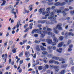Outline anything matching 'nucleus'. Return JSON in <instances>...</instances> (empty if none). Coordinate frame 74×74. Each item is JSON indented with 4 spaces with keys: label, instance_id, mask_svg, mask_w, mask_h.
<instances>
[{
    "label": "nucleus",
    "instance_id": "obj_4",
    "mask_svg": "<svg viewBox=\"0 0 74 74\" xmlns=\"http://www.w3.org/2000/svg\"><path fill=\"white\" fill-rule=\"evenodd\" d=\"M49 14H50V12L49 11L48 12H44L42 13V15H45V16L47 17V16H48L49 15Z\"/></svg>",
    "mask_w": 74,
    "mask_h": 74
},
{
    "label": "nucleus",
    "instance_id": "obj_37",
    "mask_svg": "<svg viewBox=\"0 0 74 74\" xmlns=\"http://www.w3.org/2000/svg\"><path fill=\"white\" fill-rule=\"evenodd\" d=\"M34 42L37 44H39V43H40V41L37 40H35Z\"/></svg>",
    "mask_w": 74,
    "mask_h": 74
},
{
    "label": "nucleus",
    "instance_id": "obj_61",
    "mask_svg": "<svg viewBox=\"0 0 74 74\" xmlns=\"http://www.w3.org/2000/svg\"><path fill=\"white\" fill-rule=\"evenodd\" d=\"M47 48L48 49H51V48H52V47H50V46H48L47 47Z\"/></svg>",
    "mask_w": 74,
    "mask_h": 74
},
{
    "label": "nucleus",
    "instance_id": "obj_21",
    "mask_svg": "<svg viewBox=\"0 0 74 74\" xmlns=\"http://www.w3.org/2000/svg\"><path fill=\"white\" fill-rule=\"evenodd\" d=\"M16 49L15 48H14L13 49L12 51V52L14 53H16Z\"/></svg>",
    "mask_w": 74,
    "mask_h": 74
},
{
    "label": "nucleus",
    "instance_id": "obj_30",
    "mask_svg": "<svg viewBox=\"0 0 74 74\" xmlns=\"http://www.w3.org/2000/svg\"><path fill=\"white\" fill-rule=\"evenodd\" d=\"M59 59V61H63L64 60V58H61Z\"/></svg>",
    "mask_w": 74,
    "mask_h": 74
},
{
    "label": "nucleus",
    "instance_id": "obj_12",
    "mask_svg": "<svg viewBox=\"0 0 74 74\" xmlns=\"http://www.w3.org/2000/svg\"><path fill=\"white\" fill-rule=\"evenodd\" d=\"M57 51L59 53H61L62 52V48H59V49H56Z\"/></svg>",
    "mask_w": 74,
    "mask_h": 74
},
{
    "label": "nucleus",
    "instance_id": "obj_7",
    "mask_svg": "<svg viewBox=\"0 0 74 74\" xmlns=\"http://www.w3.org/2000/svg\"><path fill=\"white\" fill-rule=\"evenodd\" d=\"M25 55L26 56V57H27V58H28L29 56L30 55V53L29 51H27L25 53Z\"/></svg>",
    "mask_w": 74,
    "mask_h": 74
},
{
    "label": "nucleus",
    "instance_id": "obj_54",
    "mask_svg": "<svg viewBox=\"0 0 74 74\" xmlns=\"http://www.w3.org/2000/svg\"><path fill=\"white\" fill-rule=\"evenodd\" d=\"M9 36V32H7V34L6 35V37H8Z\"/></svg>",
    "mask_w": 74,
    "mask_h": 74
},
{
    "label": "nucleus",
    "instance_id": "obj_23",
    "mask_svg": "<svg viewBox=\"0 0 74 74\" xmlns=\"http://www.w3.org/2000/svg\"><path fill=\"white\" fill-rule=\"evenodd\" d=\"M59 38L61 41H62L63 38H64V37H63V36H61L59 37Z\"/></svg>",
    "mask_w": 74,
    "mask_h": 74
},
{
    "label": "nucleus",
    "instance_id": "obj_14",
    "mask_svg": "<svg viewBox=\"0 0 74 74\" xmlns=\"http://www.w3.org/2000/svg\"><path fill=\"white\" fill-rule=\"evenodd\" d=\"M36 51H40V47L38 45L36 46Z\"/></svg>",
    "mask_w": 74,
    "mask_h": 74
},
{
    "label": "nucleus",
    "instance_id": "obj_38",
    "mask_svg": "<svg viewBox=\"0 0 74 74\" xmlns=\"http://www.w3.org/2000/svg\"><path fill=\"white\" fill-rule=\"evenodd\" d=\"M41 49L42 51H45L46 50V48H45L44 47H42L41 48Z\"/></svg>",
    "mask_w": 74,
    "mask_h": 74
},
{
    "label": "nucleus",
    "instance_id": "obj_35",
    "mask_svg": "<svg viewBox=\"0 0 74 74\" xmlns=\"http://www.w3.org/2000/svg\"><path fill=\"white\" fill-rule=\"evenodd\" d=\"M51 48L53 50H56V47H55V46H52V47H51Z\"/></svg>",
    "mask_w": 74,
    "mask_h": 74
},
{
    "label": "nucleus",
    "instance_id": "obj_25",
    "mask_svg": "<svg viewBox=\"0 0 74 74\" xmlns=\"http://www.w3.org/2000/svg\"><path fill=\"white\" fill-rule=\"evenodd\" d=\"M47 20H45L43 21H41V23H42V24H43V23H45V22H47Z\"/></svg>",
    "mask_w": 74,
    "mask_h": 74
},
{
    "label": "nucleus",
    "instance_id": "obj_40",
    "mask_svg": "<svg viewBox=\"0 0 74 74\" xmlns=\"http://www.w3.org/2000/svg\"><path fill=\"white\" fill-rule=\"evenodd\" d=\"M68 35H69V34H68V33L67 32H66L65 34V37H67Z\"/></svg>",
    "mask_w": 74,
    "mask_h": 74
},
{
    "label": "nucleus",
    "instance_id": "obj_51",
    "mask_svg": "<svg viewBox=\"0 0 74 74\" xmlns=\"http://www.w3.org/2000/svg\"><path fill=\"white\" fill-rule=\"evenodd\" d=\"M45 67L46 68V69H48V68H49V66H48V64H46L45 65Z\"/></svg>",
    "mask_w": 74,
    "mask_h": 74
},
{
    "label": "nucleus",
    "instance_id": "obj_27",
    "mask_svg": "<svg viewBox=\"0 0 74 74\" xmlns=\"http://www.w3.org/2000/svg\"><path fill=\"white\" fill-rule=\"evenodd\" d=\"M62 13L63 14V16H65V15H66V12L65 11H63L62 12Z\"/></svg>",
    "mask_w": 74,
    "mask_h": 74
},
{
    "label": "nucleus",
    "instance_id": "obj_24",
    "mask_svg": "<svg viewBox=\"0 0 74 74\" xmlns=\"http://www.w3.org/2000/svg\"><path fill=\"white\" fill-rule=\"evenodd\" d=\"M66 4V3L64 2L62 3H60V5L61 6H63V5H65Z\"/></svg>",
    "mask_w": 74,
    "mask_h": 74
},
{
    "label": "nucleus",
    "instance_id": "obj_11",
    "mask_svg": "<svg viewBox=\"0 0 74 74\" xmlns=\"http://www.w3.org/2000/svg\"><path fill=\"white\" fill-rule=\"evenodd\" d=\"M42 54L43 55H48V52L46 51H43L42 52Z\"/></svg>",
    "mask_w": 74,
    "mask_h": 74
},
{
    "label": "nucleus",
    "instance_id": "obj_49",
    "mask_svg": "<svg viewBox=\"0 0 74 74\" xmlns=\"http://www.w3.org/2000/svg\"><path fill=\"white\" fill-rule=\"evenodd\" d=\"M47 74H49L51 73V71L50 70H48L47 71Z\"/></svg>",
    "mask_w": 74,
    "mask_h": 74
},
{
    "label": "nucleus",
    "instance_id": "obj_10",
    "mask_svg": "<svg viewBox=\"0 0 74 74\" xmlns=\"http://www.w3.org/2000/svg\"><path fill=\"white\" fill-rule=\"evenodd\" d=\"M46 41H47L48 44H51L52 42V40L51 39H46Z\"/></svg>",
    "mask_w": 74,
    "mask_h": 74
},
{
    "label": "nucleus",
    "instance_id": "obj_15",
    "mask_svg": "<svg viewBox=\"0 0 74 74\" xmlns=\"http://www.w3.org/2000/svg\"><path fill=\"white\" fill-rule=\"evenodd\" d=\"M55 11L57 12V13H61V12H62V10H60V9L58 10L57 9Z\"/></svg>",
    "mask_w": 74,
    "mask_h": 74
},
{
    "label": "nucleus",
    "instance_id": "obj_63",
    "mask_svg": "<svg viewBox=\"0 0 74 74\" xmlns=\"http://www.w3.org/2000/svg\"><path fill=\"white\" fill-rule=\"evenodd\" d=\"M42 3H43V4H45V3H46V2L45 1H42Z\"/></svg>",
    "mask_w": 74,
    "mask_h": 74
},
{
    "label": "nucleus",
    "instance_id": "obj_45",
    "mask_svg": "<svg viewBox=\"0 0 74 74\" xmlns=\"http://www.w3.org/2000/svg\"><path fill=\"white\" fill-rule=\"evenodd\" d=\"M68 51L69 52H70V51H72V49H71V48L70 47H69V48L68 49Z\"/></svg>",
    "mask_w": 74,
    "mask_h": 74
},
{
    "label": "nucleus",
    "instance_id": "obj_46",
    "mask_svg": "<svg viewBox=\"0 0 74 74\" xmlns=\"http://www.w3.org/2000/svg\"><path fill=\"white\" fill-rule=\"evenodd\" d=\"M21 22V20H19L17 22V24L18 25H21V24H20V22Z\"/></svg>",
    "mask_w": 74,
    "mask_h": 74
},
{
    "label": "nucleus",
    "instance_id": "obj_36",
    "mask_svg": "<svg viewBox=\"0 0 74 74\" xmlns=\"http://www.w3.org/2000/svg\"><path fill=\"white\" fill-rule=\"evenodd\" d=\"M23 53H21L19 54V57H22V56H23Z\"/></svg>",
    "mask_w": 74,
    "mask_h": 74
},
{
    "label": "nucleus",
    "instance_id": "obj_55",
    "mask_svg": "<svg viewBox=\"0 0 74 74\" xmlns=\"http://www.w3.org/2000/svg\"><path fill=\"white\" fill-rule=\"evenodd\" d=\"M60 10H64V7H61L60 8Z\"/></svg>",
    "mask_w": 74,
    "mask_h": 74
},
{
    "label": "nucleus",
    "instance_id": "obj_20",
    "mask_svg": "<svg viewBox=\"0 0 74 74\" xmlns=\"http://www.w3.org/2000/svg\"><path fill=\"white\" fill-rule=\"evenodd\" d=\"M33 23H31V24L29 25V27H30V29H32V27H33L32 26H33Z\"/></svg>",
    "mask_w": 74,
    "mask_h": 74
},
{
    "label": "nucleus",
    "instance_id": "obj_62",
    "mask_svg": "<svg viewBox=\"0 0 74 74\" xmlns=\"http://www.w3.org/2000/svg\"><path fill=\"white\" fill-rule=\"evenodd\" d=\"M47 31H51L52 30L51 29V28H48L47 29Z\"/></svg>",
    "mask_w": 74,
    "mask_h": 74
},
{
    "label": "nucleus",
    "instance_id": "obj_58",
    "mask_svg": "<svg viewBox=\"0 0 74 74\" xmlns=\"http://www.w3.org/2000/svg\"><path fill=\"white\" fill-rule=\"evenodd\" d=\"M23 63V60H20V64H22Z\"/></svg>",
    "mask_w": 74,
    "mask_h": 74
},
{
    "label": "nucleus",
    "instance_id": "obj_18",
    "mask_svg": "<svg viewBox=\"0 0 74 74\" xmlns=\"http://www.w3.org/2000/svg\"><path fill=\"white\" fill-rule=\"evenodd\" d=\"M74 36V34L72 33L71 32H69L68 33V36Z\"/></svg>",
    "mask_w": 74,
    "mask_h": 74
},
{
    "label": "nucleus",
    "instance_id": "obj_52",
    "mask_svg": "<svg viewBox=\"0 0 74 74\" xmlns=\"http://www.w3.org/2000/svg\"><path fill=\"white\" fill-rule=\"evenodd\" d=\"M34 32H36V29H34L32 32V34H33Z\"/></svg>",
    "mask_w": 74,
    "mask_h": 74
},
{
    "label": "nucleus",
    "instance_id": "obj_31",
    "mask_svg": "<svg viewBox=\"0 0 74 74\" xmlns=\"http://www.w3.org/2000/svg\"><path fill=\"white\" fill-rule=\"evenodd\" d=\"M64 71H65V70H62L60 72L61 74H64Z\"/></svg>",
    "mask_w": 74,
    "mask_h": 74
},
{
    "label": "nucleus",
    "instance_id": "obj_13",
    "mask_svg": "<svg viewBox=\"0 0 74 74\" xmlns=\"http://www.w3.org/2000/svg\"><path fill=\"white\" fill-rule=\"evenodd\" d=\"M54 5L56 6H58V5H60V2H57L54 4Z\"/></svg>",
    "mask_w": 74,
    "mask_h": 74
},
{
    "label": "nucleus",
    "instance_id": "obj_22",
    "mask_svg": "<svg viewBox=\"0 0 74 74\" xmlns=\"http://www.w3.org/2000/svg\"><path fill=\"white\" fill-rule=\"evenodd\" d=\"M54 68L56 69H58L59 68V66H54Z\"/></svg>",
    "mask_w": 74,
    "mask_h": 74
},
{
    "label": "nucleus",
    "instance_id": "obj_53",
    "mask_svg": "<svg viewBox=\"0 0 74 74\" xmlns=\"http://www.w3.org/2000/svg\"><path fill=\"white\" fill-rule=\"evenodd\" d=\"M7 42H6V43H4V47H5L7 45Z\"/></svg>",
    "mask_w": 74,
    "mask_h": 74
},
{
    "label": "nucleus",
    "instance_id": "obj_16",
    "mask_svg": "<svg viewBox=\"0 0 74 74\" xmlns=\"http://www.w3.org/2000/svg\"><path fill=\"white\" fill-rule=\"evenodd\" d=\"M33 6L32 5H30L29 6V8L30 11H32V10H33V8H32V7H33Z\"/></svg>",
    "mask_w": 74,
    "mask_h": 74
},
{
    "label": "nucleus",
    "instance_id": "obj_29",
    "mask_svg": "<svg viewBox=\"0 0 74 74\" xmlns=\"http://www.w3.org/2000/svg\"><path fill=\"white\" fill-rule=\"evenodd\" d=\"M67 67V65H62L61 66V67L62 68H65V67Z\"/></svg>",
    "mask_w": 74,
    "mask_h": 74
},
{
    "label": "nucleus",
    "instance_id": "obj_64",
    "mask_svg": "<svg viewBox=\"0 0 74 74\" xmlns=\"http://www.w3.org/2000/svg\"><path fill=\"white\" fill-rule=\"evenodd\" d=\"M59 70L58 69H56V70L55 71V73H58V71H59Z\"/></svg>",
    "mask_w": 74,
    "mask_h": 74
},
{
    "label": "nucleus",
    "instance_id": "obj_26",
    "mask_svg": "<svg viewBox=\"0 0 74 74\" xmlns=\"http://www.w3.org/2000/svg\"><path fill=\"white\" fill-rule=\"evenodd\" d=\"M54 62V60H51L49 61V63H53Z\"/></svg>",
    "mask_w": 74,
    "mask_h": 74
},
{
    "label": "nucleus",
    "instance_id": "obj_33",
    "mask_svg": "<svg viewBox=\"0 0 74 74\" xmlns=\"http://www.w3.org/2000/svg\"><path fill=\"white\" fill-rule=\"evenodd\" d=\"M42 66H40L38 67V69L39 70H42Z\"/></svg>",
    "mask_w": 74,
    "mask_h": 74
},
{
    "label": "nucleus",
    "instance_id": "obj_42",
    "mask_svg": "<svg viewBox=\"0 0 74 74\" xmlns=\"http://www.w3.org/2000/svg\"><path fill=\"white\" fill-rule=\"evenodd\" d=\"M39 29H36L35 32L36 33H38V32H39Z\"/></svg>",
    "mask_w": 74,
    "mask_h": 74
},
{
    "label": "nucleus",
    "instance_id": "obj_56",
    "mask_svg": "<svg viewBox=\"0 0 74 74\" xmlns=\"http://www.w3.org/2000/svg\"><path fill=\"white\" fill-rule=\"evenodd\" d=\"M55 64H59V63L58 62L56 61L55 62Z\"/></svg>",
    "mask_w": 74,
    "mask_h": 74
},
{
    "label": "nucleus",
    "instance_id": "obj_3",
    "mask_svg": "<svg viewBox=\"0 0 74 74\" xmlns=\"http://www.w3.org/2000/svg\"><path fill=\"white\" fill-rule=\"evenodd\" d=\"M39 33L40 34H41L40 37L41 38H44V37L45 36V34L47 33V31H42L40 32Z\"/></svg>",
    "mask_w": 74,
    "mask_h": 74
},
{
    "label": "nucleus",
    "instance_id": "obj_60",
    "mask_svg": "<svg viewBox=\"0 0 74 74\" xmlns=\"http://www.w3.org/2000/svg\"><path fill=\"white\" fill-rule=\"evenodd\" d=\"M46 23L47 25H49V24H50V21H47V22H46Z\"/></svg>",
    "mask_w": 74,
    "mask_h": 74
},
{
    "label": "nucleus",
    "instance_id": "obj_59",
    "mask_svg": "<svg viewBox=\"0 0 74 74\" xmlns=\"http://www.w3.org/2000/svg\"><path fill=\"white\" fill-rule=\"evenodd\" d=\"M65 32V31L62 32V36H63V35H64V33Z\"/></svg>",
    "mask_w": 74,
    "mask_h": 74
},
{
    "label": "nucleus",
    "instance_id": "obj_50",
    "mask_svg": "<svg viewBox=\"0 0 74 74\" xmlns=\"http://www.w3.org/2000/svg\"><path fill=\"white\" fill-rule=\"evenodd\" d=\"M71 40H69L68 42V44H70V43H71Z\"/></svg>",
    "mask_w": 74,
    "mask_h": 74
},
{
    "label": "nucleus",
    "instance_id": "obj_6",
    "mask_svg": "<svg viewBox=\"0 0 74 74\" xmlns=\"http://www.w3.org/2000/svg\"><path fill=\"white\" fill-rule=\"evenodd\" d=\"M52 36L54 37V40L56 42H58V40L57 39V38L55 37V35H52Z\"/></svg>",
    "mask_w": 74,
    "mask_h": 74
},
{
    "label": "nucleus",
    "instance_id": "obj_57",
    "mask_svg": "<svg viewBox=\"0 0 74 74\" xmlns=\"http://www.w3.org/2000/svg\"><path fill=\"white\" fill-rule=\"evenodd\" d=\"M42 44L43 45V46H45V47H46V45L45 43H42Z\"/></svg>",
    "mask_w": 74,
    "mask_h": 74
},
{
    "label": "nucleus",
    "instance_id": "obj_28",
    "mask_svg": "<svg viewBox=\"0 0 74 74\" xmlns=\"http://www.w3.org/2000/svg\"><path fill=\"white\" fill-rule=\"evenodd\" d=\"M31 55H32V56L33 58H34L35 59L36 58V54L35 53V54H34V55H33V54H32Z\"/></svg>",
    "mask_w": 74,
    "mask_h": 74
},
{
    "label": "nucleus",
    "instance_id": "obj_48",
    "mask_svg": "<svg viewBox=\"0 0 74 74\" xmlns=\"http://www.w3.org/2000/svg\"><path fill=\"white\" fill-rule=\"evenodd\" d=\"M50 69H53L54 67H53V65H51L50 66Z\"/></svg>",
    "mask_w": 74,
    "mask_h": 74
},
{
    "label": "nucleus",
    "instance_id": "obj_5",
    "mask_svg": "<svg viewBox=\"0 0 74 74\" xmlns=\"http://www.w3.org/2000/svg\"><path fill=\"white\" fill-rule=\"evenodd\" d=\"M45 11V8H40L38 11L40 14H41L42 13V12H44Z\"/></svg>",
    "mask_w": 74,
    "mask_h": 74
},
{
    "label": "nucleus",
    "instance_id": "obj_32",
    "mask_svg": "<svg viewBox=\"0 0 74 74\" xmlns=\"http://www.w3.org/2000/svg\"><path fill=\"white\" fill-rule=\"evenodd\" d=\"M56 43L54 42H52L51 43V45L52 46H54V45H56Z\"/></svg>",
    "mask_w": 74,
    "mask_h": 74
},
{
    "label": "nucleus",
    "instance_id": "obj_39",
    "mask_svg": "<svg viewBox=\"0 0 74 74\" xmlns=\"http://www.w3.org/2000/svg\"><path fill=\"white\" fill-rule=\"evenodd\" d=\"M51 10V8H47V9H46L47 12H49V10Z\"/></svg>",
    "mask_w": 74,
    "mask_h": 74
},
{
    "label": "nucleus",
    "instance_id": "obj_8",
    "mask_svg": "<svg viewBox=\"0 0 74 74\" xmlns=\"http://www.w3.org/2000/svg\"><path fill=\"white\" fill-rule=\"evenodd\" d=\"M52 59H54V60H58L59 59V57L54 56L52 57Z\"/></svg>",
    "mask_w": 74,
    "mask_h": 74
},
{
    "label": "nucleus",
    "instance_id": "obj_17",
    "mask_svg": "<svg viewBox=\"0 0 74 74\" xmlns=\"http://www.w3.org/2000/svg\"><path fill=\"white\" fill-rule=\"evenodd\" d=\"M47 56L48 58H51L53 56V55L51 54H49L47 55Z\"/></svg>",
    "mask_w": 74,
    "mask_h": 74
},
{
    "label": "nucleus",
    "instance_id": "obj_43",
    "mask_svg": "<svg viewBox=\"0 0 74 74\" xmlns=\"http://www.w3.org/2000/svg\"><path fill=\"white\" fill-rule=\"evenodd\" d=\"M13 43V42L12 41H10L9 43V44L10 45H11Z\"/></svg>",
    "mask_w": 74,
    "mask_h": 74
},
{
    "label": "nucleus",
    "instance_id": "obj_9",
    "mask_svg": "<svg viewBox=\"0 0 74 74\" xmlns=\"http://www.w3.org/2000/svg\"><path fill=\"white\" fill-rule=\"evenodd\" d=\"M64 44V42H62L60 43L58 46V47H62Z\"/></svg>",
    "mask_w": 74,
    "mask_h": 74
},
{
    "label": "nucleus",
    "instance_id": "obj_1",
    "mask_svg": "<svg viewBox=\"0 0 74 74\" xmlns=\"http://www.w3.org/2000/svg\"><path fill=\"white\" fill-rule=\"evenodd\" d=\"M62 26V24L61 23H59L56 25V27H53V32L55 33V34H58L59 33V31H58L57 29L60 30H62V27H61V26Z\"/></svg>",
    "mask_w": 74,
    "mask_h": 74
},
{
    "label": "nucleus",
    "instance_id": "obj_19",
    "mask_svg": "<svg viewBox=\"0 0 74 74\" xmlns=\"http://www.w3.org/2000/svg\"><path fill=\"white\" fill-rule=\"evenodd\" d=\"M5 0H4V1H3V3L1 5V6H3V5H5Z\"/></svg>",
    "mask_w": 74,
    "mask_h": 74
},
{
    "label": "nucleus",
    "instance_id": "obj_2",
    "mask_svg": "<svg viewBox=\"0 0 74 74\" xmlns=\"http://www.w3.org/2000/svg\"><path fill=\"white\" fill-rule=\"evenodd\" d=\"M51 15L50 16L48 17V19H50L52 21L51 22L50 24L51 25H52L54 24L55 23H56L57 21H56V17H54V15H53V12H51L50 13Z\"/></svg>",
    "mask_w": 74,
    "mask_h": 74
},
{
    "label": "nucleus",
    "instance_id": "obj_41",
    "mask_svg": "<svg viewBox=\"0 0 74 74\" xmlns=\"http://www.w3.org/2000/svg\"><path fill=\"white\" fill-rule=\"evenodd\" d=\"M47 34L48 35H49V36H51V35H52V32H48Z\"/></svg>",
    "mask_w": 74,
    "mask_h": 74
},
{
    "label": "nucleus",
    "instance_id": "obj_34",
    "mask_svg": "<svg viewBox=\"0 0 74 74\" xmlns=\"http://www.w3.org/2000/svg\"><path fill=\"white\" fill-rule=\"evenodd\" d=\"M29 28L28 27L27 29H25L24 31V32L25 33H26V32H28V31L29 30Z\"/></svg>",
    "mask_w": 74,
    "mask_h": 74
},
{
    "label": "nucleus",
    "instance_id": "obj_47",
    "mask_svg": "<svg viewBox=\"0 0 74 74\" xmlns=\"http://www.w3.org/2000/svg\"><path fill=\"white\" fill-rule=\"evenodd\" d=\"M34 36L35 37H38V34H34Z\"/></svg>",
    "mask_w": 74,
    "mask_h": 74
},
{
    "label": "nucleus",
    "instance_id": "obj_44",
    "mask_svg": "<svg viewBox=\"0 0 74 74\" xmlns=\"http://www.w3.org/2000/svg\"><path fill=\"white\" fill-rule=\"evenodd\" d=\"M74 1V0H69V3H68V4H69V5H70V4H71V2H72V1Z\"/></svg>",
    "mask_w": 74,
    "mask_h": 74
}]
</instances>
